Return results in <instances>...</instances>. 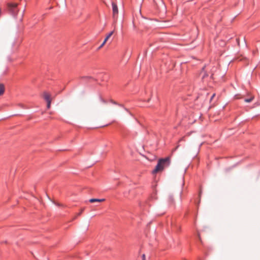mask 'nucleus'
I'll return each instance as SVG.
<instances>
[{"instance_id": "nucleus-1", "label": "nucleus", "mask_w": 260, "mask_h": 260, "mask_svg": "<svg viewBox=\"0 0 260 260\" xmlns=\"http://www.w3.org/2000/svg\"><path fill=\"white\" fill-rule=\"evenodd\" d=\"M170 165V158L166 157L165 158L160 159L158 162L155 169L152 171L153 174H155L158 172L161 171L164 168Z\"/></svg>"}, {"instance_id": "nucleus-2", "label": "nucleus", "mask_w": 260, "mask_h": 260, "mask_svg": "<svg viewBox=\"0 0 260 260\" xmlns=\"http://www.w3.org/2000/svg\"><path fill=\"white\" fill-rule=\"evenodd\" d=\"M43 98L47 102V109H49L51 107V103L52 101V98L51 97V94L46 92L44 91L43 92L42 94Z\"/></svg>"}, {"instance_id": "nucleus-3", "label": "nucleus", "mask_w": 260, "mask_h": 260, "mask_svg": "<svg viewBox=\"0 0 260 260\" xmlns=\"http://www.w3.org/2000/svg\"><path fill=\"white\" fill-rule=\"evenodd\" d=\"M112 11H113V17L114 19H116L118 13V7L116 4L114 3H112Z\"/></svg>"}, {"instance_id": "nucleus-4", "label": "nucleus", "mask_w": 260, "mask_h": 260, "mask_svg": "<svg viewBox=\"0 0 260 260\" xmlns=\"http://www.w3.org/2000/svg\"><path fill=\"white\" fill-rule=\"evenodd\" d=\"M105 201V199H91L89 200V202L90 203H94V202H104Z\"/></svg>"}, {"instance_id": "nucleus-5", "label": "nucleus", "mask_w": 260, "mask_h": 260, "mask_svg": "<svg viewBox=\"0 0 260 260\" xmlns=\"http://www.w3.org/2000/svg\"><path fill=\"white\" fill-rule=\"evenodd\" d=\"M7 5H8V7H9V8L13 9V8H16L18 6V4L17 3H8L7 4Z\"/></svg>"}, {"instance_id": "nucleus-6", "label": "nucleus", "mask_w": 260, "mask_h": 260, "mask_svg": "<svg viewBox=\"0 0 260 260\" xmlns=\"http://www.w3.org/2000/svg\"><path fill=\"white\" fill-rule=\"evenodd\" d=\"M5 90V88L4 84H0V95H2L4 93Z\"/></svg>"}, {"instance_id": "nucleus-7", "label": "nucleus", "mask_w": 260, "mask_h": 260, "mask_svg": "<svg viewBox=\"0 0 260 260\" xmlns=\"http://www.w3.org/2000/svg\"><path fill=\"white\" fill-rule=\"evenodd\" d=\"M114 30L111 31L109 34L107 35L106 38L104 40L105 42H107V41L109 40L110 37L113 34Z\"/></svg>"}, {"instance_id": "nucleus-8", "label": "nucleus", "mask_w": 260, "mask_h": 260, "mask_svg": "<svg viewBox=\"0 0 260 260\" xmlns=\"http://www.w3.org/2000/svg\"><path fill=\"white\" fill-rule=\"evenodd\" d=\"M168 201L170 205H173L174 204V200L173 198V196L172 195H170L168 197Z\"/></svg>"}, {"instance_id": "nucleus-9", "label": "nucleus", "mask_w": 260, "mask_h": 260, "mask_svg": "<svg viewBox=\"0 0 260 260\" xmlns=\"http://www.w3.org/2000/svg\"><path fill=\"white\" fill-rule=\"evenodd\" d=\"M201 75L202 76V79H204L206 77L208 76V75L204 71H202V72L201 73Z\"/></svg>"}, {"instance_id": "nucleus-10", "label": "nucleus", "mask_w": 260, "mask_h": 260, "mask_svg": "<svg viewBox=\"0 0 260 260\" xmlns=\"http://www.w3.org/2000/svg\"><path fill=\"white\" fill-rule=\"evenodd\" d=\"M254 99V96H251L250 99H246L244 101L246 103H250Z\"/></svg>"}, {"instance_id": "nucleus-11", "label": "nucleus", "mask_w": 260, "mask_h": 260, "mask_svg": "<svg viewBox=\"0 0 260 260\" xmlns=\"http://www.w3.org/2000/svg\"><path fill=\"white\" fill-rule=\"evenodd\" d=\"M84 210V208L81 209V210H80V212H79V213L77 214V216L74 218V219H75L77 216L80 215L81 214V213H82V212Z\"/></svg>"}, {"instance_id": "nucleus-12", "label": "nucleus", "mask_w": 260, "mask_h": 260, "mask_svg": "<svg viewBox=\"0 0 260 260\" xmlns=\"http://www.w3.org/2000/svg\"><path fill=\"white\" fill-rule=\"evenodd\" d=\"M106 42H105V41H104L103 43L101 44V45L99 47V49H101V48H102L104 45L105 44Z\"/></svg>"}, {"instance_id": "nucleus-13", "label": "nucleus", "mask_w": 260, "mask_h": 260, "mask_svg": "<svg viewBox=\"0 0 260 260\" xmlns=\"http://www.w3.org/2000/svg\"><path fill=\"white\" fill-rule=\"evenodd\" d=\"M142 260H146V257H145V255L144 254H143L142 255Z\"/></svg>"}, {"instance_id": "nucleus-14", "label": "nucleus", "mask_w": 260, "mask_h": 260, "mask_svg": "<svg viewBox=\"0 0 260 260\" xmlns=\"http://www.w3.org/2000/svg\"><path fill=\"white\" fill-rule=\"evenodd\" d=\"M101 101H102L103 103H105V104H106V103H107L106 101V100H105L104 99H101Z\"/></svg>"}, {"instance_id": "nucleus-15", "label": "nucleus", "mask_w": 260, "mask_h": 260, "mask_svg": "<svg viewBox=\"0 0 260 260\" xmlns=\"http://www.w3.org/2000/svg\"><path fill=\"white\" fill-rule=\"evenodd\" d=\"M111 103H113V104H117V103H116V102H115V101H113V100H111Z\"/></svg>"}, {"instance_id": "nucleus-16", "label": "nucleus", "mask_w": 260, "mask_h": 260, "mask_svg": "<svg viewBox=\"0 0 260 260\" xmlns=\"http://www.w3.org/2000/svg\"><path fill=\"white\" fill-rule=\"evenodd\" d=\"M55 204L57 205V206H62V205L59 204V203H55Z\"/></svg>"}, {"instance_id": "nucleus-17", "label": "nucleus", "mask_w": 260, "mask_h": 260, "mask_svg": "<svg viewBox=\"0 0 260 260\" xmlns=\"http://www.w3.org/2000/svg\"><path fill=\"white\" fill-rule=\"evenodd\" d=\"M215 95V94H213L211 98V100H212L214 97V96Z\"/></svg>"}]
</instances>
